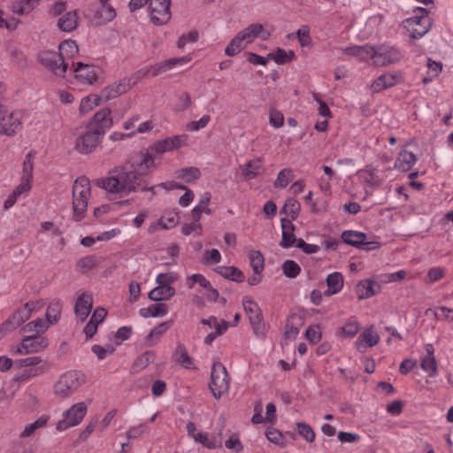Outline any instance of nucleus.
<instances>
[{
	"instance_id": "nucleus-63",
	"label": "nucleus",
	"mask_w": 453,
	"mask_h": 453,
	"mask_svg": "<svg viewBox=\"0 0 453 453\" xmlns=\"http://www.w3.org/2000/svg\"><path fill=\"white\" fill-rule=\"evenodd\" d=\"M201 323L203 325L209 326L211 328H214L215 331H218V329H219V331H221V333L226 332L228 328V323L226 321H225V320L219 321L218 319L214 316H211L207 319H203L201 321Z\"/></svg>"
},
{
	"instance_id": "nucleus-21",
	"label": "nucleus",
	"mask_w": 453,
	"mask_h": 453,
	"mask_svg": "<svg viewBox=\"0 0 453 453\" xmlns=\"http://www.w3.org/2000/svg\"><path fill=\"white\" fill-rule=\"evenodd\" d=\"M425 349L426 354L421 360L420 367L430 377H434L438 373V365L434 356V348L431 343H428L425 346Z\"/></svg>"
},
{
	"instance_id": "nucleus-14",
	"label": "nucleus",
	"mask_w": 453,
	"mask_h": 453,
	"mask_svg": "<svg viewBox=\"0 0 453 453\" xmlns=\"http://www.w3.org/2000/svg\"><path fill=\"white\" fill-rule=\"evenodd\" d=\"M22 114L19 111H12L7 116L0 117V133L8 136L13 135L21 128Z\"/></svg>"
},
{
	"instance_id": "nucleus-5",
	"label": "nucleus",
	"mask_w": 453,
	"mask_h": 453,
	"mask_svg": "<svg viewBox=\"0 0 453 453\" xmlns=\"http://www.w3.org/2000/svg\"><path fill=\"white\" fill-rule=\"evenodd\" d=\"M242 305L247 314L254 334L257 337L264 339L265 337V323L262 315V311L258 304L249 296L242 299Z\"/></svg>"
},
{
	"instance_id": "nucleus-24",
	"label": "nucleus",
	"mask_w": 453,
	"mask_h": 453,
	"mask_svg": "<svg viewBox=\"0 0 453 453\" xmlns=\"http://www.w3.org/2000/svg\"><path fill=\"white\" fill-rule=\"evenodd\" d=\"M30 318V313L27 308L20 307L2 325L1 331L14 330L21 326Z\"/></svg>"
},
{
	"instance_id": "nucleus-41",
	"label": "nucleus",
	"mask_w": 453,
	"mask_h": 453,
	"mask_svg": "<svg viewBox=\"0 0 453 453\" xmlns=\"http://www.w3.org/2000/svg\"><path fill=\"white\" fill-rule=\"evenodd\" d=\"M62 303L60 300H54L48 305L46 311V322L48 325L56 324L61 316Z\"/></svg>"
},
{
	"instance_id": "nucleus-54",
	"label": "nucleus",
	"mask_w": 453,
	"mask_h": 453,
	"mask_svg": "<svg viewBox=\"0 0 453 453\" xmlns=\"http://www.w3.org/2000/svg\"><path fill=\"white\" fill-rule=\"evenodd\" d=\"M20 367H38L39 365H44L47 372L49 371L48 362L42 360L39 356H33L25 358H21L18 361Z\"/></svg>"
},
{
	"instance_id": "nucleus-51",
	"label": "nucleus",
	"mask_w": 453,
	"mask_h": 453,
	"mask_svg": "<svg viewBox=\"0 0 453 453\" xmlns=\"http://www.w3.org/2000/svg\"><path fill=\"white\" fill-rule=\"evenodd\" d=\"M97 265L95 256H87L80 258L76 263V271L81 273L94 269Z\"/></svg>"
},
{
	"instance_id": "nucleus-3",
	"label": "nucleus",
	"mask_w": 453,
	"mask_h": 453,
	"mask_svg": "<svg viewBox=\"0 0 453 453\" xmlns=\"http://www.w3.org/2000/svg\"><path fill=\"white\" fill-rule=\"evenodd\" d=\"M85 375L80 371H68L62 374L54 386V393L61 398H66L85 383Z\"/></svg>"
},
{
	"instance_id": "nucleus-19",
	"label": "nucleus",
	"mask_w": 453,
	"mask_h": 453,
	"mask_svg": "<svg viewBox=\"0 0 453 453\" xmlns=\"http://www.w3.org/2000/svg\"><path fill=\"white\" fill-rule=\"evenodd\" d=\"M281 241L280 242V246L283 249H288L290 247L296 246L298 239H296L294 232L295 226L292 221L288 219H281Z\"/></svg>"
},
{
	"instance_id": "nucleus-55",
	"label": "nucleus",
	"mask_w": 453,
	"mask_h": 453,
	"mask_svg": "<svg viewBox=\"0 0 453 453\" xmlns=\"http://www.w3.org/2000/svg\"><path fill=\"white\" fill-rule=\"evenodd\" d=\"M293 179V171L289 168H284L278 173L277 179L274 182V187L281 188H286Z\"/></svg>"
},
{
	"instance_id": "nucleus-29",
	"label": "nucleus",
	"mask_w": 453,
	"mask_h": 453,
	"mask_svg": "<svg viewBox=\"0 0 453 453\" xmlns=\"http://www.w3.org/2000/svg\"><path fill=\"white\" fill-rule=\"evenodd\" d=\"M398 76L392 73H384L379 76L371 86L373 93H379L381 90L391 88L397 83Z\"/></svg>"
},
{
	"instance_id": "nucleus-58",
	"label": "nucleus",
	"mask_w": 453,
	"mask_h": 453,
	"mask_svg": "<svg viewBox=\"0 0 453 453\" xmlns=\"http://www.w3.org/2000/svg\"><path fill=\"white\" fill-rule=\"evenodd\" d=\"M283 274L290 279L297 277L301 272L299 265L294 260H286L282 265Z\"/></svg>"
},
{
	"instance_id": "nucleus-17",
	"label": "nucleus",
	"mask_w": 453,
	"mask_h": 453,
	"mask_svg": "<svg viewBox=\"0 0 453 453\" xmlns=\"http://www.w3.org/2000/svg\"><path fill=\"white\" fill-rule=\"evenodd\" d=\"M93 305L92 296L88 293L80 295L75 302L74 313L81 322H84L89 315Z\"/></svg>"
},
{
	"instance_id": "nucleus-25",
	"label": "nucleus",
	"mask_w": 453,
	"mask_h": 453,
	"mask_svg": "<svg viewBox=\"0 0 453 453\" xmlns=\"http://www.w3.org/2000/svg\"><path fill=\"white\" fill-rule=\"evenodd\" d=\"M111 110L104 108L98 111L93 117L91 123L96 125L95 131H100L102 135L104 134L107 129L112 126V119L111 118Z\"/></svg>"
},
{
	"instance_id": "nucleus-23",
	"label": "nucleus",
	"mask_w": 453,
	"mask_h": 453,
	"mask_svg": "<svg viewBox=\"0 0 453 453\" xmlns=\"http://www.w3.org/2000/svg\"><path fill=\"white\" fill-rule=\"evenodd\" d=\"M190 60L189 58L182 57V58H173L168 60L157 63L154 65H151L147 70V73L150 74L152 77H156L166 71L171 70L178 64H184Z\"/></svg>"
},
{
	"instance_id": "nucleus-20",
	"label": "nucleus",
	"mask_w": 453,
	"mask_h": 453,
	"mask_svg": "<svg viewBox=\"0 0 453 453\" xmlns=\"http://www.w3.org/2000/svg\"><path fill=\"white\" fill-rule=\"evenodd\" d=\"M379 342V334L375 333L372 327H369L365 329L357 337L356 342V348L360 353H364L367 350V349L378 344Z\"/></svg>"
},
{
	"instance_id": "nucleus-50",
	"label": "nucleus",
	"mask_w": 453,
	"mask_h": 453,
	"mask_svg": "<svg viewBox=\"0 0 453 453\" xmlns=\"http://www.w3.org/2000/svg\"><path fill=\"white\" fill-rule=\"evenodd\" d=\"M34 155L32 151L27 153L24 162H23V167H22V177L21 180H25L27 182H31L33 179V170H34Z\"/></svg>"
},
{
	"instance_id": "nucleus-32",
	"label": "nucleus",
	"mask_w": 453,
	"mask_h": 453,
	"mask_svg": "<svg viewBox=\"0 0 453 453\" xmlns=\"http://www.w3.org/2000/svg\"><path fill=\"white\" fill-rule=\"evenodd\" d=\"M78 25V14L76 11L65 13L58 20V27L64 32L73 31Z\"/></svg>"
},
{
	"instance_id": "nucleus-53",
	"label": "nucleus",
	"mask_w": 453,
	"mask_h": 453,
	"mask_svg": "<svg viewBox=\"0 0 453 453\" xmlns=\"http://www.w3.org/2000/svg\"><path fill=\"white\" fill-rule=\"evenodd\" d=\"M300 210V203L294 198L287 199L281 209L282 212L290 216L292 219H296L297 218Z\"/></svg>"
},
{
	"instance_id": "nucleus-49",
	"label": "nucleus",
	"mask_w": 453,
	"mask_h": 453,
	"mask_svg": "<svg viewBox=\"0 0 453 453\" xmlns=\"http://www.w3.org/2000/svg\"><path fill=\"white\" fill-rule=\"evenodd\" d=\"M116 17V12L114 8L106 4H100V9L96 12V18L100 19L102 23H107L111 21Z\"/></svg>"
},
{
	"instance_id": "nucleus-26",
	"label": "nucleus",
	"mask_w": 453,
	"mask_h": 453,
	"mask_svg": "<svg viewBox=\"0 0 453 453\" xmlns=\"http://www.w3.org/2000/svg\"><path fill=\"white\" fill-rule=\"evenodd\" d=\"M180 217L177 211L171 210L165 211L161 216L156 225H150L149 232L154 233L157 229V226H160L164 229H170L174 227L179 222Z\"/></svg>"
},
{
	"instance_id": "nucleus-34",
	"label": "nucleus",
	"mask_w": 453,
	"mask_h": 453,
	"mask_svg": "<svg viewBox=\"0 0 453 453\" xmlns=\"http://www.w3.org/2000/svg\"><path fill=\"white\" fill-rule=\"evenodd\" d=\"M40 0H20L12 4L11 11L14 14L26 15L30 13L39 4Z\"/></svg>"
},
{
	"instance_id": "nucleus-35",
	"label": "nucleus",
	"mask_w": 453,
	"mask_h": 453,
	"mask_svg": "<svg viewBox=\"0 0 453 453\" xmlns=\"http://www.w3.org/2000/svg\"><path fill=\"white\" fill-rule=\"evenodd\" d=\"M175 295V289L173 287L157 285L149 293V298L153 301L169 300Z\"/></svg>"
},
{
	"instance_id": "nucleus-61",
	"label": "nucleus",
	"mask_w": 453,
	"mask_h": 453,
	"mask_svg": "<svg viewBox=\"0 0 453 453\" xmlns=\"http://www.w3.org/2000/svg\"><path fill=\"white\" fill-rule=\"evenodd\" d=\"M296 36L301 47H312V39L310 35V28L307 26L300 27L296 31Z\"/></svg>"
},
{
	"instance_id": "nucleus-18",
	"label": "nucleus",
	"mask_w": 453,
	"mask_h": 453,
	"mask_svg": "<svg viewBox=\"0 0 453 453\" xmlns=\"http://www.w3.org/2000/svg\"><path fill=\"white\" fill-rule=\"evenodd\" d=\"M341 50L347 56L355 57L359 61L372 60L373 54L375 53V47L369 44L365 45H352L346 48H342Z\"/></svg>"
},
{
	"instance_id": "nucleus-31",
	"label": "nucleus",
	"mask_w": 453,
	"mask_h": 453,
	"mask_svg": "<svg viewBox=\"0 0 453 453\" xmlns=\"http://www.w3.org/2000/svg\"><path fill=\"white\" fill-rule=\"evenodd\" d=\"M58 55L63 62H68L78 55L79 48L75 41L66 40L59 44Z\"/></svg>"
},
{
	"instance_id": "nucleus-47",
	"label": "nucleus",
	"mask_w": 453,
	"mask_h": 453,
	"mask_svg": "<svg viewBox=\"0 0 453 453\" xmlns=\"http://www.w3.org/2000/svg\"><path fill=\"white\" fill-rule=\"evenodd\" d=\"M156 358L154 350H147L140 355L134 362L133 368L136 371L146 368L150 364L153 363Z\"/></svg>"
},
{
	"instance_id": "nucleus-60",
	"label": "nucleus",
	"mask_w": 453,
	"mask_h": 453,
	"mask_svg": "<svg viewBox=\"0 0 453 453\" xmlns=\"http://www.w3.org/2000/svg\"><path fill=\"white\" fill-rule=\"evenodd\" d=\"M296 430L297 433L305 439L308 442H312L315 440V432L312 427L304 423V422H297L296 423Z\"/></svg>"
},
{
	"instance_id": "nucleus-39",
	"label": "nucleus",
	"mask_w": 453,
	"mask_h": 453,
	"mask_svg": "<svg viewBox=\"0 0 453 453\" xmlns=\"http://www.w3.org/2000/svg\"><path fill=\"white\" fill-rule=\"evenodd\" d=\"M211 198V196L210 192H204L201 196L198 204H196L192 210V217L195 221H199L203 212H205L208 215L211 213V211L206 208Z\"/></svg>"
},
{
	"instance_id": "nucleus-57",
	"label": "nucleus",
	"mask_w": 453,
	"mask_h": 453,
	"mask_svg": "<svg viewBox=\"0 0 453 453\" xmlns=\"http://www.w3.org/2000/svg\"><path fill=\"white\" fill-rule=\"evenodd\" d=\"M359 329L360 326L358 322L354 319H350L344 326L339 328V332L346 337L352 338L358 333Z\"/></svg>"
},
{
	"instance_id": "nucleus-33",
	"label": "nucleus",
	"mask_w": 453,
	"mask_h": 453,
	"mask_svg": "<svg viewBox=\"0 0 453 453\" xmlns=\"http://www.w3.org/2000/svg\"><path fill=\"white\" fill-rule=\"evenodd\" d=\"M173 360L186 369L194 368V364L184 344L179 342L173 354Z\"/></svg>"
},
{
	"instance_id": "nucleus-43",
	"label": "nucleus",
	"mask_w": 453,
	"mask_h": 453,
	"mask_svg": "<svg viewBox=\"0 0 453 453\" xmlns=\"http://www.w3.org/2000/svg\"><path fill=\"white\" fill-rule=\"evenodd\" d=\"M262 164L260 158L249 161L242 169L243 177L245 180H250L256 178L260 174Z\"/></svg>"
},
{
	"instance_id": "nucleus-45",
	"label": "nucleus",
	"mask_w": 453,
	"mask_h": 453,
	"mask_svg": "<svg viewBox=\"0 0 453 453\" xmlns=\"http://www.w3.org/2000/svg\"><path fill=\"white\" fill-rule=\"evenodd\" d=\"M173 325L172 320H168L159 324L157 326L154 327L150 333L146 336L145 342L149 346H153L156 342H153L154 338L158 339L162 334H164Z\"/></svg>"
},
{
	"instance_id": "nucleus-13",
	"label": "nucleus",
	"mask_w": 453,
	"mask_h": 453,
	"mask_svg": "<svg viewBox=\"0 0 453 453\" xmlns=\"http://www.w3.org/2000/svg\"><path fill=\"white\" fill-rule=\"evenodd\" d=\"M131 89V83L129 78H123L118 81H114L106 87L101 92V97L108 102L110 100L115 99L121 95L127 93Z\"/></svg>"
},
{
	"instance_id": "nucleus-11",
	"label": "nucleus",
	"mask_w": 453,
	"mask_h": 453,
	"mask_svg": "<svg viewBox=\"0 0 453 453\" xmlns=\"http://www.w3.org/2000/svg\"><path fill=\"white\" fill-rule=\"evenodd\" d=\"M103 136L100 131H88L76 139L74 149L81 154L87 155L92 153Z\"/></svg>"
},
{
	"instance_id": "nucleus-4",
	"label": "nucleus",
	"mask_w": 453,
	"mask_h": 453,
	"mask_svg": "<svg viewBox=\"0 0 453 453\" xmlns=\"http://www.w3.org/2000/svg\"><path fill=\"white\" fill-rule=\"evenodd\" d=\"M418 11L422 12L421 15L408 18L403 21L410 37L415 40L424 36L432 27V20L428 16V11L422 7L418 8Z\"/></svg>"
},
{
	"instance_id": "nucleus-16",
	"label": "nucleus",
	"mask_w": 453,
	"mask_h": 453,
	"mask_svg": "<svg viewBox=\"0 0 453 453\" xmlns=\"http://www.w3.org/2000/svg\"><path fill=\"white\" fill-rule=\"evenodd\" d=\"M239 36L245 42V44L251 43L256 38L259 37L262 40L268 39L270 34L264 29V26L259 23H254L238 33Z\"/></svg>"
},
{
	"instance_id": "nucleus-9",
	"label": "nucleus",
	"mask_w": 453,
	"mask_h": 453,
	"mask_svg": "<svg viewBox=\"0 0 453 453\" xmlns=\"http://www.w3.org/2000/svg\"><path fill=\"white\" fill-rule=\"evenodd\" d=\"M402 52L395 47L381 44L375 48L372 61L375 65L385 66L400 61Z\"/></svg>"
},
{
	"instance_id": "nucleus-36",
	"label": "nucleus",
	"mask_w": 453,
	"mask_h": 453,
	"mask_svg": "<svg viewBox=\"0 0 453 453\" xmlns=\"http://www.w3.org/2000/svg\"><path fill=\"white\" fill-rule=\"evenodd\" d=\"M378 287V284L371 280H361L357 286V294L359 299H366L376 295L378 290L374 287Z\"/></svg>"
},
{
	"instance_id": "nucleus-2",
	"label": "nucleus",
	"mask_w": 453,
	"mask_h": 453,
	"mask_svg": "<svg viewBox=\"0 0 453 453\" xmlns=\"http://www.w3.org/2000/svg\"><path fill=\"white\" fill-rule=\"evenodd\" d=\"M90 195L89 180L85 176L78 177L73 186V211L75 221L84 218Z\"/></svg>"
},
{
	"instance_id": "nucleus-52",
	"label": "nucleus",
	"mask_w": 453,
	"mask_h": 453,
	"mask_svg": "<svg viewBox=\"0 0 453 453\" xmlns=\"http://www.w3.org/2000/svg\"><path fill=\"white\" fill-rule=\"evenodd\" d=\"M245 42H242V40L237 34L226 47L225 54L229 57L235 56L245 48Z\"/></svg>"
},
{
	"instance_id": "nucleus-22",
	"label": "nucleus",
	"mask_w": 453,
	"mask_h": 453,
	"mask_svg": "<svg viewBox=\"0 0 453 453\" xmlns=\"http://www.w3.org/2000/svg\"><path fill=\"white\" fill-rule=\"evenodd\" d=\"M360 174L365 183L371 187H380L386 179L384 172L372 165H367L365 169L360 171Z\"/></svg>"
},
{
	"instance_id": "nucleus-38",
	"label": "nucleus",
	"mask_w": 453,
	"mask_h": 453,
	"mask_svg": "<svg viewBox=\"0 0 453 453\" xmlns=\"http://www.w3.org/2000/svg\"><path fill=\"white\" fill-rule=\"evenodd\" d=\"M342 239L343 242L359 249L365 243L366 235L362 232L348 230L342 232Z\"/></svg>"
},
{
	"instance_id": "nucleus-28",
	"label": "nucleus",
	"mask_w": 453,
	"mask_h": 453,
	"mask_svg": "<svg viewBox=\"0 0 453 453\" xmlns=\"http://www.w3.org/2000/svg\"><path fill=\"white\" fill-rule=\"evenodd\" d=\"M327 289L324 292L326 296L339 293L343 288V277L341 273L334 272L326 277Z\"/></svg>"
},
{
	"instance_id": "nucleus-59",
	"label": "nucleus",
	"mask_w": 453,
	"mask_h": 453,
	"mask_svg": "<svg viewBox=\"0 0 453 453\" xmlns=\"http://www.w3.org/2000/svg\"><path fill=\"white\" fill-rule=\"evenodd\" d=\"M195 284H198L201 288L207 289L211 288V282L201 273H194L187 280L188 288H193Z\"/></svg>"
},
{
	"instance_id": "nucleus-56",
	"label": "nucleus",
	"mask_w": 453,
	"mask_h": 453,
	"mask_svg": "<svg viewBox=\"0 0 453 453\" xmlns=\"http://www.w3.org/2000/svg\"><path fill=\"white\" fill-rule=\"evenodd\" d=\"M250 263L255 273H262L265 267V260L262 253L258 250H252L250 255Z\"/></svg>"
},
{
	"instance_id": "nucleus-12",
	"label": "nucleus",
	"mask_w": 453,
	"mask_h": 453,
	"mask_svg": "<svg viewBox=\"0 0 453 453\" xmlns=\"http://www.w3.org/2000/svg\"><path fill=\"white\" fill-rule=\"evenodd\" d=\"M49 346V340L40 335H27L22 339L17 352L21 355L35 353Z\"/></svg>"
},
{
	"instance_id": "nucleus-42",
	"label": "nucleus",
	"mask_w": 453,
	"mask_h": 453,
	"mask_svg": "<svg viewBox=\"0 0 453 453\" xmlns=\"http://www.w3.org/2000/svg\"><path fill=\"white\" fill-rule=\"evenodd\" d=\"M217 272L224 278L236 282H242L245 280L244 273L234 266H219Z\"/></svg>"
},
{
	"instance_id": "nucleus-7",
	"label": "nucleus",
	"mask_w": 453,
	"mask_h": 453,
	"mask_svg": "<svg viewBox=\"0 0 453 453\" xmlns=\"http://www.w3.org/2000/svg\"><path fill=\"white\" fill-rule=\"evenodd\" d=\"M87 413V406L84 403L73 404L71 408L64 411L63 418L56 426L58 431L62 432L69 427L79 425Z\"/></svg>"
},
{
	"instance_id": "nucleus-1",
	"label": "nucleus",
	"mask_w": 453,
	"mask_h": 453,
	"mask_svg": "<svg viewBox=\"0 0 453 453\" xmlns=\"http://www.w3.org/2000/svg\"><path fill=\"white\" fill-rule=\"evenodd\" d=\"M156 165L152 155L149 152H136L128 162L112 172V175L96 180V186L111 194L129 195L133 192L153 190L149 188L145 180L149 170Z\"/></svg>"
},
{
	"instance_id": "nucleus-37",
	"label": "nucleus",
	"mask_w": 453,
	"mask_h": 453,
	"mask_svg": "<svg viewBox=\"0 0 453 453\" xmlns=\"http://www.w3.org/2000/svg\"><path fill=\"white\" fill-rule=\"evenodd\" d=\"M139 313L143 318L164 317L168 313V307L165 303H158L141 309Z\"/></svg>"
},
{
	"instance_id": "nucleus-27",
	"label": "nucleus",
	"mask_w": 453,
	"mask_h": 453,
	"mask_svg": "<svg viewBox=\"0 0 453 453\" xmlns=\"http://www.w3.org/2000/svg\"><path fill=\"white\" fill-rule=\"evenodd\" d=\"M417 157L411 151L402 150L395 162L394 167L402 172H408L417 162Z\"/></svg>"
},
{
	"instance_id": "nucleus-64",
	"label": "nucleus",
	"mask_w": 453,
	"mask_h": 453,
	"mask_svg": "<svg viewBox=\"0 0 453 453\" xmlns=\"http://www.w3.org/2000/svg\"><path fill=\"white\" fill-rule=\"evenodd\" d=\"M178 276L175 273H159L156 278V283L157 285L172 287V284L175 282Z\"/></svg>"
},
{
	"instance_id": "nucleus-15",
	"label": "nucleus",
	"mask_w": 453,
	"mask_h": 453,
	"mask_svg": "<svg viewBox=\"0 0 453 453\" xmlns=\"http://www.w3.org/2000/svg\"><path fill=\"white\" fill-rule=\"evenodd\" d=\"M73 73L75 78L82 84H93L97 81L96 68L94 65L78 62Z\"/></svg>"
},
{
	"instance_id": "nucleus-40",
	"label": "nucleus",
	"mask_w": 453,
	"mask_h": 453,
	"mask_svg": "<svg viewBox=\"0 0 453 453\" xmlns=\"http://www.w3.org/2000/svg\"><path fill=\"white\" fill-rule=\"evenodd\" d=\"M49 328L48 323L42 319H37L27 323L21 329L23 334L31 333V335H40L44 334Z\"/></svg>"
},
{
	"instance_id": "nucleus-44",
	"label": "nucleus",
	"mask_w": 453,
	"mask_h": 453,
	"mask_svg": "<svg viewBox=\"0 0 453 453\" xmlns=\"http://www.w3.org/2000/svg\"><path fill=\"white\" fill-rule=\"evenodd\" d=\"M296 55L293 50L286 51L283 49L278 48L274 52L268 55V58L273 59L278 65H284L291 62Z\"/></svg>"
},
{
	"instance_id": "nucleus-46",
	"label": "nucleus",
	"mask_w": 453,
	"mask_h": 453,
	"mask_svg": "<svg viewBox=\"0 0 453 453\" xmlns=\"http://www.w3.org/2000/svg\"><path fill=\"white\" fill-rule=\"evenodd\" d=\"M193 438L196 442L208 449H216L221 446L220 439L210 438L209 434L205 432L196 433V434H193Z\"/></svg>"
},
{
	"instance_id": "nucleus-6",
	"label": "nucleus",
	"mask_w": 453,
	"mask_h": 453,
	"mask_svg": "<svg viewBox=\"0 0 453 453\" xmlns=\"http://www.w3.org/2000/svg\"><path fill=\"white\" fill-rule=\"evenodd\" d=\"M209 387L216 399H219L229 389V375L220 362L212 365Z\"/></svg>"
},
{
	"instance_id": "nucleus-10",
	"label": "nucleus",
	"mask_w": 453,
	"mask_h": 453,
	"mask_svg": "<svg viewBox=\"0 0 453 453\" xmlns=\"http://www.w3.org/2000/svg\"><path fill=\"white\" fill-rule=\"evenodd\" d=\"M39 59L42 65L50 69L57 76L64 77L69 66V62H63L58 53L44 50L39 54Z\"/></svg>"
},
{
	"instance_id": "nucleus-48",
	"label": "nucleus",
	"mask_w": 453,
	"mask_h": 453,
	"mask_svg": "<svg viewBox=\"0 0 453 453\" xmlns=\"http://www.w3.org/2000/svg\"><path fill=\"white\" fill-rule=\"evenodd\" d=\"M103 98L101 96L90 95L81 99L80 104V112L86 114L99 105Z\"/></svg>"
},
{
	"instance_id": "nucleus-62",
	"label": "nucleus",
	"mask_w": 453,
	"mask_h": 453,
	"mask_svg": "<svg viewBox=\"0 0 453 453\" xmlns=\"http://www.w3.org/2000/svg\"><path fill=\"white\" fill-rule=\"evenodd\" d=\"M266 438L273 443L279 446H285V438L280 431L274 427H268L265 431Z\"/></svg>"
},
{
	"instance_id": "nucleus-8",
	"label": "nucleus",
	"mask_w": 453,
	"mask_h": 453,
	"mask_svg": "<svg viewBox=\"0 0 453 453\" xmlns=\"http://www.w3.org/2000/svg\"><path fill=\"white\" fill-rule=\"evenodd\" d=\"M171 0H150V20L156 26H162L171 19Z\"/></svg>"
},
{
	"instance_id": "nucleus-30",
	"label": "nucleus",
	"mask_w": 453,
	"mask_h": 453,
	"mask_svg": "<svg viewBox=\"0 0 453 453\" xmlns=\"http://www.w3.org/2000/svg\"><path fill=\"white\" fill-rule=\"evenodd\" d=\"M47 372V369H45L44 365H39L38 367H22L20 371H19L13 380L16 382H24L27 381L32 378L41 376Z\"/></svg>"
}]
</instances>
